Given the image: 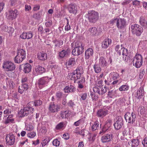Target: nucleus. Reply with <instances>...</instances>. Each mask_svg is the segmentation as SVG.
<instances>
[{"mask_svg":"<svg viewBox=\"0 0 147 147\" xmlns=\"http://www.w3.org/2000/svg\"><path fill=\"white\" fill-rule=\"evenodd\" d=\"M87 15L89 21L91 23H95L99 18L98 13L94 11H89Z\"/></svg>","mask_w":147,"mask_h":147,"instance_id":"obj_1","label":"nucleus"},{"mask_svg":"<svg viewBox=\"0 0 147 147\" xmlns=\"http://www.w3.org/2000/svg\"><path fill=\"white\" fill-rule=\"evenodd\" d=\"M2 67L7 71H12L15 69L16 67L15 64L9 61H4L3 63Z\"/></svg>","mask_w":147,"mask_h":147,"instance_id":"obj_2","label":"nucleus"},{"mask_svg":"<svg viewBox=\"0 0 147 147\" xmlns=\"http://www.w3.org/2000/svg\"><path fill=\"white\" fill-rule=\"evenodd\" d=\"M26 54L25 51L21 49L19 50L17 55L14 59L15 63H19L22 61L26 58Z\"/></svg>","mask_w":147,"mask_h":147,"instance_id":"obj_3","label":"nucleus"},{"mask_svg":"<svg viewBox=\"0 0 147 147\" xmlns=\"http://www.w3.org/2000/svg\"><path fill=\"white\" fill-rule=\"evenodd\" d=\"M131 31L133 34H136L137 36H140L143 32V28L139 25L134 24L131 25Z\"/></svg>","mask_w":147,"mask_h":147,"instance_id":"obj_4","label":"nucleus"},{"mask_svg":"<svg viewBox=\"0 0 147 147\" xmlns=\"http://www.w3.org/2000/svg\"><path fill=\"white\" fill-rule=\"evenodd\" d=\"M34 111V108L30 106L26 107H24L23 109H21L19 112V114L20 116L22 117L25 116H27L29 114L33 113Z\"/></svg>","mask_w":147,"mask_h":147,"instance_id":"obj_5","label":"nucleus"},{"mask_svg":"<svg viewBox=\"0 0 147 147\" xmlns=\"http://www.w3.org/2000/svg\"><path fill=\"white\" fill-rule=\"evenodd\" d=\"M125 118L126 121L129 123L134 124L136 115L134 113L132 112L131 114L129 112L127 113L125 115Z\"/></svg>","mask_w":147,"mask_h":147,"instance_id":"obj_6","label":"nucleus"},{"mask_svg":"<svg viewBox=\"0 0 147 147\" xmlns=\"http://www.w3.org/2000/svg\"><path fill=\"white\" fill-rule=\"evenodd\" d=\"M142 57L140 54L136 55L133 60V64L137 68L140 67L142 63Z\"/></svg>","mask_w":147,"mask_h":147,"instance_id":"obj_7","label":"nucleus"},{"mask_svg":"<svg viewBox=\"0 0 147 147\" xmlns=\"http://www.w3.org/2000/svg\"><path fill=\"white\" fill-rule=\"evenodd\" d=\"M127 25V21L124 18H118L116 26L120 29H123Z\"/></svg>","mask_w":147,"mask_h":147,"instance_id":"obj_8","label":"nucleus"},{"mask_svg":"<svg viewBox=\"0 0 147 147\" xmlns=\"http://www.w3.org/2000/svg\"><path fill=\"white\" fill-rule=\"evenodd\" d=\"M123 125V120L122 117L121 116L117 117L114 124L115 128L116 129L118 130L122 127Z\"/></svg>","mask_w":147,"mask_h":147,"instance_id":"obj_9","label":"nucleus"},{"mask_svg":"<svg viewBox=\"0 0 147 147\" xmlns=\"http://www.w3.org/2000/svg\"><path fill=\"white\" fill-rule=\"evenodd\" d=\"M18 15V11L16 9L9 10L7 14L6 17L7 18L11 20L16 19Z\"/></svg>","mask_w":147,"mask_h":147,"instance_id":"obj_10","label":"nucleus"},{"mask_svg":"<svg viewBox=\"0 0 147 147\" xmlns=\"http://www.w3.org/2000/svg\"><path fill=\"white\" fill-rule=\"evenodd\" d=\"M48 78L45 77L40 78L38 80L37 83L39 87L41 89L48 83L49 80Z\"/></svg>","mask_w":147,"mask_h":147,"instance_id":"obj_11","label":"nucleus"},{"mask_svg":"<svg viewBox=\"0 0 147 147\" xmlns=\"http://www.w3.org/2000/svg\"><path fill=\"white\" fill-rule=\"evenodd\" d=\"M7 144L9 145H13L14 142V136L13 134H10L7 135L6 137Z\"/></svg>","mask_w":147,"mask_h":147,"instance_id":"obj_12","label":"nucleus"},{"mask_svg":"<svg viewBox=\"0 0 147 147\" xmlns=\"http://www.w3.org/2000/svg\"><path fill=\"white\" fill-rule=\"evenodd\" d=\"M60 107L59 105H55L53 102H51L49 106V110L51 112L54 113L59 110Z\"/></svg>","mask_w":147,"mask_h":147,"instance_id":"obj_13","label":"nucleus"},{"mask_svg":"<svg viewBox=\"0 0 147 147\" xmlns=\"http://www.w3.org/2000/svg\"><path fill=\"white\" fill-rule=\"evenodd\" d=\"M112 139V135L109 134H105L101 138V140L103 143L110 142L111 141Z\"/></svg>","mask_w":147,"mask_h":147,"instance_id":"obj_14","label":"nucleus"},{"mask_svg":"<svg viewBox=\"0 0 147 147\" xmlns=\"http://www.w3.org/2000/svg\"><path fill=\"white\" fill-rule=\"evenodd\" d=\"M94 54V51L92 49L90 48L87 50L85 54V58L86 59H88L92 57Z\"/></svg>","mask_w":147,"mask_h":147,"instance_id":"obj_15","label":"nucleus"},{"mask_svg":"<svg viewBox=\"0 0 147 147\" xmlns=\"http://www.w3.org/2000/svg\"><path fill=\"white\" fill-rule=\"evenodd\" d=\"M108 110L105 109H100L97 112V115L98 117H103L108 114Z\"/></svg>","mask_w":147,"mask_h":147,"instance_id":"obj_16","label":"nucleus"},{"mask_svg":"<svg viewBox=\"0 0 147 147\" xmlns=\"http://www.w3.org/2000/svg\"><path fill=\"white\" fill-rule=\"evenodd\" d=\"M81 71H80V69H77L74 70V83H76V80L80 79L81 77Z\"/></svg>","mask_w":147,"mask_h":147,"instance_id":"obj_17","label":"nucleus"},{"mask_svg":"<svg viewBox=\"0 0 147 147\" xmlns=\"http://www.w3.org/2000/svg\"><path fill=\"white\" fill-rule=\"evenodd\" d=\"M144 88L142 87H140L138 90L136 97L138 99H140L142 98L144 96Z\"/></svg>","mask_w":147,"mask_h":147,"instance_id":"obj_18","label":"nucleus"},{"mask_svg":"<svg viewBox=\"0 0 147 147\" xmlns=\"http://www.w3.org/2000/svg\"><path fill=\"white\" fill-rule=\"evenodd\" d=\"M38 58L41 61H45L47 58V54L43 51L40 52L37 54Z\"/></svg>","mask_w":147,"mask_h":147,"instance_id":"obj_19","label":"nucleus"},{"mask_svg":"<svg viewBox=\"0 0 147 147\" xmlns=\"http://www.w3.org/2000/svg\"><path fill=\"white\" fill-rule=\"evenodd\" d=\"M112 40L109 38L105 39L102 43V48L106 49L111 43Z\"/></svg>","mask_w":147,"mask_h":147,"instance_id":"obj_20","label":"nucleus"},{"mask_svg":"<svg viewBox=\"0 0 147 147\" xmlns=\"http://www.w3.org/2000/svg\"><path fill=\"white\" fill-rule=\"evenodd\" d=\"M23 67L24 71L26 73H28L30 72L31 70L32 66L28 63H26L24 65H22Z\"/></svg>","mask_w":147,"mask_h":147,"instance_id":"obj_21","label":"nucleus"},{"mask_svg":"<svg viewBox=\"0 0 147 147\" xmlns=\"http://www.w3.org/2000/svg\"><path fill=\"white\" fill-rule=\"evenodd\" d=\"M139 23L144 28H147V21L144 17L142 16L140 17Z\"/></svg>","mask_w":147,"mask_h":147,"instance_id":"obj_22","label":"nucleus"},{"mask_svg":"<svg viewBox=\"0 0 147 147\" xmlns=\"http://www.w3.org/2000/svg\"><path fill=\"white\" fill-rule=\"evenodd\" d=\"M35 70L37 74H41L45 72V69L42 66L38 65L35 67Z\"/></svg>","mask_w":147,"mask_h":147,"instance_id":"obj_23","label":"nucleus"},{"mask_svg":"<svg viewBox=\"0 0 147 147\" xmlns=\"http://www.w3.org/2000/svg\"><path fill=\"white\" fill-rule=\"evenodd\" d=\"M29 88L28 84H22L21 86H19L18 89V92L19 93L22 94L23 92Z\"/></svg>","mask_w":147,"mask_h":147,"instance_id":"obj_24","label":"nucleus"},{"mask_svg":"<svg viewBox=\"0 0 147 147\" xmlns=\"http://www.w3.org/2000/svg\"><path fill=\"white\" fill-rule=\"evenodd\" d=\"M91 35L93 36H97L98 34V32L97 28L95 27L90 28L89 29Z\"/></svg>","mask_w":147,"mask_h":147,"instance_id":"obj_25","label":"nucleus"},{"mask_svg":"<svg viewBox=\"0 0 147 147\" xmlns=\"http://www.w3.org/2000/svg\"><path fill=\"white\" fill-rule=\"evenodd\" d=\"M99 65L102 67H105L107 65V63L104 57H100L99 59Z\"/></svg>","mask_w":147,"mask_h":147,"instance_id":"obj_26","label":"nucleus"},{"mask_svg":"<svg viewBox=\"0 0 147 147\" xmlns=\"http://www.w3.org/2000/svg\"><path fill=\"white\" fill-rule=\"evenodd\" d=\"M127 52V50L124 48L123 47L122 48H121V49L119 50V51H118L117 53L118 54H119V55H121V54H122V55L123 56V59H124L125 55H126Z\"/></svg>","mask_w":147,"mask_h":147,"instance_id":"obj_27","label":"nucleus"},{"mask_svg":"<svg viewBox=\"0 0 147 147\" xmlns=\"http://www.w3.org/2000/svg\"><path fill=\"white\" fill-rule=\"evenodd\" d=\"M42 101L39 100H35L34 101H32L29 103L30 106L34 105L35 107L38 106L42 104Z\"/></svg>","mask_w":147,"mask_h":147,"instance_id":"obj_28","label":"nucleus"},{"mask_svg":"<svg viewBox=\"0 0 147 147\" xmlns=\"http://www.w3.org/2000/svg\"><path fill=\"white\" fill-rule=\"evenodd\" d=\"M64 90L65 93L72 92L74 90V86L71 85L66 86L64 88Z\"/></svg>","mask_w":147,"mask_h":147,"instance_id":"obj_29","label":"nucleus"},{"mask_svg":"<svg viewBox=\"0 0 147 147\" xmlns=\"http://www.w3.org/2000/svg\"><path fill=\"white\" fill-rule=\"evenodd\" d=\"M70 52V51L68 49H67L66 51L65 50H63L59 52V56L60 57L63 58Z\"/></svg>","mask_w":147,"mask_h":147,"instance_id":"obj_30","label":"nucleus"},{"mask_svg":"<svg viewBox=\"0 0 147 147\" xmlns=\"http://www.w3.org/2000/svg\"><path fill=\"white\" fill-rule=\"evenodd\" d=\"M131 146L132 147H136L138 146L139 144V140L138 139H133L131 140Z\"/></svg>","mask_w":147,"mask_h":147,"instance_id":"obj_31","label":"nucleus"},{"mask_svg":"<svg viewBox=\"0 0 147 147\" xmlns=\"http://www.w3.org/2000/svg\"><path fill=\"white\" fill-rule=\"evenodd\" d=\"M100 65H98V64H95L93 66V68L94 70V71L95 73H99L101 71V68L100 67Z\"/></svg>","mask_w":147,"mask_h":147,"instance_id":"obj_32","label":"nucleus"},{"mask_svg":"<svg viewBox=\"0 0 147 147\" xmlns=\"http://www.w3.org/2000/svg\"><path fill=\"white\" fill-rule=\"evenodd\" d=\"M110 74L113 80H116L119 77V74L117 72H113Z\"/></svg>","mask_w":147,"mask_h":147,"instance_id":"obj_33","label":"nucleus"},{"mask_svg":"<svg viewBox=\"0 0 147 147\" xmlns=\"http://www.w3.org/2000/svg\"><path fill=\"white\" fill-rule=\"evenodd\" d=\"M99 125V123L98 121L94 122V124L92 126V131H94L96 129H98V128Z\"/></svg>","mask_w":147,"mask_h":147,"instance_id":"obj_34","label":"nucleus"},{"mask_svg":"<svg viewBox=\"0 0 147 147\" xmlns=\"http://www.w3.org/2000/svg\"><path fill=\"white\" fill-rule=\"evenodd\" d=\"M7 28V26L3 24L0 26V32H6Z\"/></svg>","mask_w":147,"mask_h":147,"instance_id":"obj_35","label":"nucleus"},{"mask_svg":"<svg viewBox=\"0 0 147 147\" xmlns=\"http://www.w3.org/2000/svg\"><path fill=\"white\" fill-rule=\"evenodd\" d=\"M84 45H82L80 47H78V48H76V49H77V51H78V52L77 54L76 53L77 55H79L80 54H82L84 51Z\"/></svg>","mask_w":147,"mask_h":147,"instance_id":"obj_36","label":"nucleus"},{"mask_svg":"<svg viewBox=\"0 0 147 147\" xmlns=\"http://www.w3.org/2000/svg\"><path fill=\"white\" fill-rule=\"evenodd\" d=\"M33 35L31 32H23L20 37H32Z\"/></svg>","mask_w":147,"mask_h":147,"instance_id":"obj_37","label":"nucleus"},{"mask_svg":"<svg viewBox=\"0 0 147 147\" xmlns=\"http://www.w3.org/2000/svg\"><path fill=\"white\" fill-rule=\"evenodd\" d=\"M49 138L48 137H46L44 138V140H42V142L41 143L42 146H45L49 142Z\"/></svg>","mask_w":147,"mask_h":147,"instance_id":"obj_38","label":"nucleus"},{"mask_svg":"<svg viewBox=\"0 0 147 147\" xmlns=\"http://www.w3.org/2000/svg\"><path fill=\"white\" fill-rule=\"evenodd\" d=\"M129 88V87L127 85H125L121 86L119 88L120 91H127Z\"/></svg>","mask_w":147,"mask_h":147,"instance_id":"obj_39","label":"nucleus"},{"mask_svg":"<svg viewBox=\"0 0 147 147\" xmlns=\"http://www.w3.org/2000/svg\"><path fill=\"white\" fill-rule=\"evenodd\" d=\"M99 87L101 89V94L102 95L104 94L107 92V88L106 87L104 86L103 87L102 86L100 85L99 86Z\"/></svg>","mask_w":147,"mask_h":147,"instance_id":"obj_40","label":"nucleus"},{"mask_svg":"<svg viewBox=\"0 0 147 147\" xmlns=\"http://www.w3.org/2000/svg\"><path fill=\"white\" fill-rule=\"evenodd\" d=\"M83 80L81 79L80 80L77 81L76 83L78 84V87L79 88H82L84 87V86L82 84Z\"/></svg>","mask_w":147,"mask_h":147,"instance_id":"obj_41","label":"nucleus"},{"mask_svg":"<svg viewBox=\"0 0 147 147\" xmlns=\"http://www.w3.org/2000/svg\"><path fill=\"white\" fill-rule=\"evenodd\" d=\"M64 94L62 92H57L56 94V96L58 100H59L63 97Z\"/></svg>","mask_w":147,"mask_h":147,"instance_id":"obj_42","label":"nucleus"},{"mask_svg":"<svg viewBox=\"0 0 147 147\" xmlns=\"http://www.w3.org/2000/svg\"><path fill=\"white\" fill-rule=\"evenodd\" d=\"M118 19V18H114L112 19L109 22V24L111 25H113L115 23L116 24Z\"/></svg>","mask_w":147,"mask_h":147,"instance_id":"obj_43","label":"nucleus"},{"mask_svg":"<svg viewBox=\"0 0 147 147\" xmlns=\"http://www.w3.org/2000/svg\"><path fill=\"white\" fill-rule=\"evenodd\" d=\"M60 144V141L57 139L54 140L53 142V145L56 146H59Z\"/></svg>","mask_w":147,"mask_h":147,"instance_id":"obj_44","label":"nucleus"},{"mask_svg":"<svg viewBox=\"0 0 147 147\" xmlns=\"http://www.w3.org/2000/svg\"><path fill=\"white\" fill-rule=\"evenodd\" d=\"M63 126V122H61L57 125L56 127V129L57 130L60 129H62Z\"/></svg>","mask_w":147,"mask_h":147,"instance_id":"obj_45","label":"nucleus"},{"mask_svg":"<svg viewBox=\"0 0 147 147\" xmlns=\"http://www.w3.org/2000/svg\"><path fill=\"white\" fill-rule=\"evenodd\" d=\"M14 29L13 28L11 27H8L7 26V28L6 32L11 33L14 32Z\"/></svg>","mask_w":147,"mask_h":147,"instance_id":"obj_46","label":"nucleus"},{"mask_svg":"<svg viewBox=\"0 0 147 147\" xmlns=\"http://www.w3.org/2000/svg\"><path fill=\"white\" fill-rule=\"evenodd\" d=\"M36 133L34 132H31L27 134L28 136L30 138H33L36 136Z\"/></svg>","mask_w":147,"mask_h":147,"instance_id":"obj_47","label":"nucleus"},{"mask_svg":"<svg viewBox=\"0 0 147 147\" xmlns=\"http://www.w3.org/2000/svg\"><path fill=\"white\" fill-rule=\"evenodd\" d=\"M82 45H83L82 43L80 42L79 41H77L75 43V47L74 48H78L79 47H80Z\"/></svg>","mask_w":147,"mask_h":147,"instance_id":"obj_48","label":"nucleus"},{"mask_svg":"<svg viewBox=\"0 0 147 147\" xmlns=\"http://www.w3.org/2000/svg\"><path fill=\"white\" fill-rule=\"evenodd\" d=\"M145 74V70L144 69H142L140 70V74H139V78L142 79L143 78V76Z\"/></svg>","mask_w":147,"mask_h":147,"instance_id":"obj_49","label":"nucleus"},{"mask_svg":"<svg viewBox=\"0 0 147 147\" xmlns=\"http://www.w3.org/2000/svg\"><path fill=\"white\" fill-rule=\"evenodd\" d=\"M40 130L41 133L43 134L46 133L47 131V128L45 126L42 127Z\"/></svg>","mask_w":147,"mask_h":147,"instance_id":"obj_50","label":"nucleus"},{"mask_svg":"<svg viewBox=\"0 0 147 147\" xmlns=\"http://www.w3.org/2000/svg\"><path fill=\"white\" fill-rule=\"evenodd\" d=\"M74 5H73L70 4L68 6V9L69 12L71 13H73L74 11L73 10Z\"/></svg>","mask_w":147,"mask_h":147,"instance_id":"obj_51","label":"nucleus"},{"mask_svg":"<svg viewBox=\"0 0 147 147\" xmlns=\"http://www.w3.org/2000/svg\"><path fill=\"white\" fill-rule=\"evenodd\" d=\"M142 144L144 147H147V137H146L142 141Z\"/></svg>","mask_w":147,"mask_h":147,"instance_id":"obj_52","label":"nucleus"},{"mask_svg":"<svg viewBox=\"0 0 147 147\" xmlns=\"http://www.w3.org/2000/svg\"><path fill=\"white\" fill-rule=\"evenodd\" d=\"M112 120L111 119H108L106 121V124L105 125V127H106L107 125H108L110 127L112 123Z\"/></svg>","mask_w":147,"mask_h":147,"instance_id":"obj_53","label":"nucleus"},{"mask_svg":"<svg viewBox=\"0 0 147 147\" xmlns=\"http://www.w3.org/2000/svg\"><path fill=\"white\" fill-rule=\"evenodd\" d=\"M133 4L135 6H139L140 5V1L135 0H134L133 2Z\"/></svg>","mask_w":147,"mask_h":147,"instance_id":"obj_54","label":"nucleus"},{"mask_svg":"<svg viewBox=\"0 0 147 147\" xmlns=\"http://www.w3.org/2000/svg\"><path fill=\"white\" fill-rule=\"evenodd\" d=\"M82 120L81 119H80L74 123V125L76 126H79L82 123Z\"/></svg>","mask_w":147,"mask_h":147,"instance_id":"obj_55","label":"nucleus"},{"mask_svg":"<svg viewBox=\"0 0 147 147\" xmlns=\"http://www.w3.org/2000/svg\"><path fill=\"white\" fill-rule=\"evenodd\" d=\"M40 17V14L38 13H34L33 15V17L35 19H38Z\"/></svg>","mask_w":147,"mask_h":147,"instance_id":"obj_56","label":"nucleus"},{"mask_svg":"<svg viewBox=\"0 0 147 147\" xmlns=\"http://www.w3.org/2000/svg\"><path fill=\"white\" fill-rule=\"evenodd\" d=\"M87 96V94L86 93L82 94L81 96V98L82 100H85Z\"/></svg>","mask_w":147,"mask_h":147,"instance_id":"obj_57","label":"nucleus"},{"mask_svg":"<svg viewBox=\"0 0 147 147\" xmlns=\"http://www.w3.org/2000/svg\"><path fill=\"white\" fill-rule=\"evenodd\" d=\"M14 120L13 119H10L7 118V119L5 121V123L7 124L10 122L12 123L13 121Z\"/></svg>","mask_w":147,"mask_h":147,"instance_id":"obj_58","label":"nucleus"},{"mask_svg":"<svg viewBox=\"0 0 147 147\" xmlns=\"http://www.w3.org/2000/svg\"><path fill=\"white\" fill-rule=\"evenodd\" d=\"M130 1L129 0H125L122 3H121V4L122 5H127L130 3Z\"/></svg>","mask_w":147,"mask_h":147,"instance_id":"obj_59","label":"nucleus"},{"mask_svg":"<svg viewBox=\"0 0 147 147\" xmlns=\"http://www.w3.org/2000/svg\"><path fill=\"white\" fill-rule=\"evenodd\" d=\"M52 22L51 21L47 22L45 23L46 26L48 27H50L52 25Z\"/></svg>","mask_w":147,"mask_h":147,"instance_id":"obj_60","label":"nucleus"},{"mask_svg":"<svg viewBox=\"0 0 147 147\" xmlns=\"http://www.w3.org/2000/svg\"><path fill=\"white\" fill-rule=\"evenodd\" d=\"M68 65H71L74 63V58H71L70 59L68 62Z\"/></svg>","mask_w":147,"mask_h":147,"instance_id":"obj_61","label":"nucleus"},{"mask_svg":"<svg viewBox=\"0 0 147 147\" xmlns=\"http://www.w3.org/2000/svg\"><path fill=\"white\" fill-rule=\"evenodd\" d=\"M121 48H122V45H121V46L119 45H117L115 47V49L116 51L117 52L119 51V50L121 49Z\"/></svg>","mask_w":147,"mask_h":147,"instance_id":"obj_62","label":"nucleus"},{"mask_svg":"<svg viewBox=\"0 0 147 147\" xmlns=\"http://www.w3.org/2000/svg\"><path fill=\"white\" fill-rule=\"evenodd\" d=\"M25 8L26 11H29L31 9V6L28 5H25Z\"/></svg>","mask_w":147,"mask_h":147,"instance_id":"obj_63","label":"nucleus"},{"mask_svg":"<svg viewBox=\"0 0 147 147\" xmlns=\"http://www.w3.org/2000/svg\"><path fill=\"white\" fill-rule=\"evenodd\" d=\"M142 3L143 7L146 10H147V2L144 1Z\"/></svg>","mask_w":147,"mask_h":147,"instance_id":"obj_64","label":"nucleus"}]
</instances>
